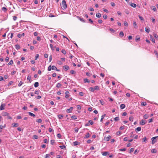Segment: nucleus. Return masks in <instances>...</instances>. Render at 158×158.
<instances>
[{"mask_svg": "<svg viewBox=\"0 0 158 158\" xmlns=\"http://www.w3.org/2000/svg\"><path fill=\"white\" fill-rule=\"evenodd\" d=\"M133 118L132 116H131L129 118V119L130 121H133Z\"/></svg>", "mask_w": 158, "mask_h": 158, "instance_id": "5fc2aeb1", "label": "nucleus"}, {"mask_svg": "<svg viewBox=\"0 0 158 158\" xmlns=\"http://www.w3.org/2000/svg\"><path fill=\"white\" fill-rule=\"evenodd\" d=\"M39 55L38 54H37L36 55L35 57V60H37V58H38L39 57Z\"/></svg>", "mask_w": 158, "mask_h": 158, "instance_id": "69168bd1", "label": "nucleus"}, {"mask_svg": "<svg viewBox=\"0 0 158 158\" xmlns=\"http://www.w3.org/2000/svg\"><path fill=\"white\" fill-rule=\"evenodd\" d=\"M57 63L59 65L61 64H62L60 60L58 61H57Z\"/></svg>", "mask_w": 158, "mask_h": 158, "instance_id": "774afa93", "label": "nucleus"}, {"mask_svg": "<svg viewBox=\"0 0 158 158\" xmlns=\"http://www.w3.org/2000/svg\"><path fill=\"white\" fill-rule=\"evenodd\" d=\"M52 69V66L51 65H49L48 67V71H50Z\"/></svg>", "mask_w": 158, "mask_h": 158, "instance_id": "37998d69", "label": "nucleus"}, {"mask_svg": "<svg viewBox=\"0 0 158 158\" xmlns=\"http://www.w3.org/2000/svg\"><path fill=\"white\" fill-rule=\"evenodd\" d=\"M31 77L30 76H28L27 77V79L29 81V82L31 83Z\"/></svg>", "mask_w": 158, "mask_h": 158, "instance_id": "a211bd4d", "label": "nucleus"}, {"mask_svg": "<svg viewBox=\"0 0 158 158\" xmlns=\"http://www.w3.org/2000/svg\"><path fill=\"white\" fill-rule=\"evenodd\" d=\"M40 92V91L39 90H36L35 92V94H39V93Z\"/></svg>", "mask_w": 158, "mask_h": 158, "instance_id": "cd10ccee", "label": "nucleus"}, {"mask_svg": "<svg viewBox=\"0 0 158 158\" xmlns=\"http://www.w3.org/2000/svg\"><path fill=\"white\" fill-rule=\"evenodd\" d=\"M88 123H89L91 125H92L94 123L93 121L92 120H89L88 121Z\"/></svg>", "mask_w": 158, "mask_h": 158, "instance_id": "a19ab883", "label": "nucleus"}, {"mask_svg": "<svg viewBox=\"0 0 158 158\" xmlns=\"http://www.w3.org/2000/svg\"><path fill=\"white\" fill-rule=\"evenodd\" d=\"M3 116H8L9 115V113L7 112H5L3 113Z\"/></svg>", "mask_w": 158, "mask_h": 158, "instance_id": "4c0bfd02", "label": "nucleus"}, {"mask_svg": "<svg viewBox=\"0 0 158 158\" xmlns=\"http://www.w3.org/2000/svg\"><path fill=\"white\" fill-rule=\"evenodd\" d=\"M62 85L60 83H58L56 85V87L59 88Z\"/></svg>", "mask_w": 158, "mask_h": 158, "instance_id": "2eb2a0df", "label": "nucleus"}, {"mask_svg": "<svg viewBox=\"0 0 158 158\" xmlns=\"http://www.w3.org/2000/svg\"><path fill=\"white\" fill-rule=\"evenodd\" d=\"M145 124L144 121L143 120H142L140 122V124L141 125H143Z\"/></svg>", "mask_w": 158, "mask_h": 158, "instance_id": "9b49d317", "label": "nucleus"}, {"mask_svg": "<svg viewBox=\"0 0 158 158\" xmlns=\"http://www.w3.org/2000/svg\"><path fill=\"white\" fill-rule=\"evenodd\" d=\"M39 85V83L38 82H36L34 84V86L35 87H38Z\"/></svg>", "mask_w": 158, "mask_h": 158, "instance_id": "b1692460", "label": "nucleus"}, {"mask_svg": "<svg viewBox=\"0 0 158 158\" xmlns=\"http://www.w3.org/2000/svg\"><path fill=\"white\" fill-rule=\"evenodd\" d=\"M109 30L110 31L113 33H114L115 32V31L111 28H110Z\"/></svg>", "mask_w": 158, "mask_h": 158, "instance_id": "8fccbe9b", "label": "nucleus"}, {"mask_svg": "<svg viewBox=\"0 0 158 158\" xmlns=\"http://www.w3.org/2000/svg\"><path fill=\"white\" fill-rule=\"evenodd\" d=\"M19 126V124L17 123H15L13 125V127H17Z\"/></svg>", "mask_w": 158, "mask_h": 158, "instance_id": "338daca9", "label": "nucleus"}, {"mask_svg": "<svg viewBox=\"0 0 158 158\" xmlns=\"http://www.w3.org/2000/svg\"><path fill=\"white\" fill-rule=\"evenodd\" d=\"M52 69L53 70H54L57 69V68L56 66L53 65L52 66Z\"/></svg>", "mask_w": 158, "mask_h": 158, "instance_id": "2f4dec72", "label": "nucleus"}, {"mask_svg": "<svg viewBox=\"0 0 158 158\" xmlns=\"http://www.w3.org/2000/svg\"><path fill=\"white\" fill-rule=\"evenodd\" d=\"M71 118H72V119H77V116H76L75 115H73L72 116H71Z\"/></svg>", "mask_w": 158, "mask_h": 158, "instance_id": "c9c22d12", "label": "nucleus"}, {"mask_svg": "<svg viewBox=\"0 0 158 158\" xmlns=\"http://www.w3.org/2000/svg\"><path fill=\"white\" fill-rule=\"evenodd\" d=\"M141 130V127H137V128L135 129V131H140Z\"/></svg>", "mask_w": 158, "mask_h": 158, "instance_id": "393cba45", "label": "nucleus"}, {"mask_svg": "<svg viewBox=\"0 0 158 158\" xmlns=\"http://www.w3.org/2000/svg\"><path fill=\"white\" fill-rule=\"evenodd\" d=\"M23 84V83L22 81H21L20 82L19 84L18 85L20 87V86H21Z\"/></svg>", "mask_w": 158, "mask_h": 158, "instance_id": "c03bdc74", "label": "nucleus"}, {"mask_svg": "<svg viewBox=\"0 0 158 158\" xmlns=\"http://www.w3.org/2000/svg\"><path fill=\"white\" fill-rule=\"evenodd\" d=\"M89 90L90 91L92 92H94L95 90V89L94 88H93V87H90L89 89Z\"/></svg>", "mask_w": 158, "mask_h": 158, "instance_id": "72a5a7b5", "label": "nucleus"}, {"mask_svg": "<svg viewBox=\"0 0 158 158\" xmlns=\"http://www.w3.org/2000/svg\"><path fill=\"white\" fill-rule=\"evenodd\" d=\"M15 48L17 50H18L20 48V46L18 44L16 45H15Z\"/></svg>", "mask_w": 158, "mask_h": 158, "instance_id": "5701e85b", "label": "nucleus"}, {"mask_svg": "<svg viewBox=\"0 0 158 158\" xmlns=\"http://www.w3.org/2000/svg\"><path fill=\"white\" fill-rule=\"evenodd\" d=\"M126 150V148H123L122 149H119L120 151H124Z\"/></svg>", "mask_w": 158, "mask_h": 158, "instance_id": "3c124183", "label": "nucleus"}, {"mask_svg": "<svg viewBox=\"0 0 158 158\" xmlns=\"http://www.w3.org/2000/svg\"><path fill=\"white\" fill-rule=\"evenodd\" d=\"M110 4L111 6H115V4L113 2H111Z\"/></svg>", "mask_w": 158, "mask_h": 158, "instance_id": "13d9d810", "label": "nucleus"}, {"mask_svg": "<svg viewBox=\"0 0 158 158\" xmlns=\"http://www.w3.org/2000/svg\"><path fill=\"white\" fill-rule=\"evenodd\" d=\"M77 109L78 110H81V107L80 105H77Z\"/></svg>", "mask_w": 158, "mask_h": 158, "instance_id": "603ef678", "label": "nucleus"}, {"mask_svg": "<svg viewBox=\"0 0 158 158\" xmlns=\"http://www.w3.org/2000/svg\"><path fill=\"white\" fill-rule=\"evenodd\" d=\"M50 46L52 50H54V48H53V46L52 44H50Z\"/></svg>", "mask_w": 158, "mask_h": 158, "instance_id": "680f3d73", "label": "nucleus"}, {"mask_svg": "<svg viewBox=\"0 0 158 158\" xmlns=\"http://www.w3.org/2000/svg\"><path fill=\"white\" fill-rule=\"evenodd\" d=\"M139 17L141 20H144L143 18L140 15H139Z\"/></svg>", "mask_w": 158, "mask_h": 158, "instance_id": "4d7b16f0", "label": "nucleus"}, {"mask_svg": "<svg viewBox=\"0 0 158 158\" xmlns=\"http://www.w3.org/2000/svg\"><path fill=\"white\" fill-rule=\"evenodd\" d=\"M36 121L38 123H41L42 122V120L41 119H38L36 120Z\"/></svg>", "mask_w": 158, "mask_h": 158, "instance_id": "7c9ffc66", "label": "nucleus"}, {"mask_svg": "<svg viewBox=\"0 0 158 158\" xmlns=\"http://www.w3.org/2000/svg\"><path fill=\"white\" fill-rule=\"evenodd\" d=\"M58 118L60 119H61L63 117V116L62 115L59 114L58 116Z\"/></svg>", "mask_w": 158, "mask_h": 158, "instance_id": "f704fd0d", "label": "nucleus"}, {"mask_svg": "<svg viewBox=\"0 0 158 158\" xmlns=\"http://www.w3.org/2000/svg\"><path fill=\"white\" fill-rule=\"evenodd\" d=\"M124 25L125 26H128V23L127 22L125 21L124 23Z\"/></svg>", "mask_w": 158, "mask_h": 158, "instance_id": "0e129e2a", "label": "nucleus"}, {"mask_svg": "<svg viewBox=\"0 0 158 158\" xmlns=\"http://www.w3.org/2000/svg\"><path fill=\"white\" fill-rule=\"evenodd\" d=\"M5 106V104H2L0 106V110H2L4 109V107Z\"/></svg>", "mask_w": 158, "mask_h": 158, "instance_id": "423d86ee", "label": "nucleus"}, {"mask_svg": "<svg viewBox=\"0 0 158 158\" xmlns=\"http://www.w3.org/2000/svg\"><path fill=\"white\" fill-rule=\"evenodd\" d=\"M151 152L153 153H155L157 152V150L155 149H153L151 150Z\"/></svg>", "mask_w": 158, "mask_h": 158, "instance_id": "9d476101", "label": "nucleus"}, {"mask_svg": "<svg viewBox=\"0 0 158 158\" xmlns=\"http://www.w3.org/2000/svg\"><path fill=\"white\" fill-rule=\"evenodd\" d=\"M143 142H146V141L147 140V138L146 137H144L142 139Z\"/></svg>", "mask_w": 158, "mask_h": 158, "instance_id": "4be33fe9", "label": "nucleus"}, {"mask_svg": "<svg viewBox=\"0 0 158 158\" xmlns=\"http://www.w3.org/2000/svg\"><path fill=\"white\" fill-rule=\"evenodd\" d=\"M102 155L104 156H106L109 155V153L107 152H103Z\"/></svg>", "mask_w": 158, "mask_h": 158, "instance_id": "4468645a", "label": "nucleus"}, {"mask_svg": "<svg viewBox=\"0 0 158 158\" xmlns=\"http://www.w3.org/2000/svg\"><path fill=\"white\" fill-rule=\"evenodd\" d=\"M125 107V106L124 104H122L120 106V107L122 109H123Z\"/></svg>", "mask_w": 158, "mask_h": 158, "instance_id": "f3484780", "label": "nucleus"}, {"mask_svg": "<svg viewBox=\"0 0 158 158\" xmlns=\"http://www.w3.org/2000/svg\"><path fill=\"white\" fill-rule=\"evenodd\" d=\"M151 9H152L154 11H156V9L155 6H152L151 7Z\"/></svg>", "mask_w": 158, "mask_h": 158, "instance_id": "0eeeda50", "label": "nucleus"}, {"mask_svg": "<svg viewBox=\"0 0 158 158\" xmlns=\"http://www.w3.org/2000/svg\"><path fill=\"white\" fill-rule=\"evenodd\" d=\"M44 143H47L48 142L47 139H44Z\"/></svg>", "mask_w": 158, "mask_h": 158, "instance_id": "e2e57ef3", "label": "nucleus"}, {"mask_svg": "<svg viewBox=\"0 0 158 158\" xmlns=\"http://www.w3.org/2000/svg\"><path fill=\"white\" fill-rule=\"evenodd\" d=\"M73 143L74 146H77L80 144V143L77 141L73 142Z\"/></svg>", "mask_w": 158, "mask_h": 158, "instance_id": "6e6552de", "label": "nucleus"}, {"mask_svg": "<svg viewBox=\"0 0 158 158\" xmlns=\"http://www.w3.org/2000/svg\"><path fill=\"white\" fill-rule=\"evenodd\" d=\"M94 89L95 90H98L99 89V87L98 86H95Z\"/></svg>", "mask_w": 158, "mask_h": 158, "instance_id": "6e6d98bb", "label": "nucleus"}, {"mask_svg": "<svg viewBox=\"0 0 158 158\" xmlns=\"http://www.w3.org/2000/svg\"><path fill=\"white\" fill-rule=\"evenodd\" d=\"M114 119V120L116 121H118L119 120V118L118 117H117L116 118H115Z\"/></svg>", "mask_w": 158, "mask_h": 158, "instance_id": "e433bc0d", "label": "nucleus"}, {"mask_svg": "<svg viewBox=\"0 0 158 158\" xmlns=\"http://www.w3.org/2000/svg\"><path fill=\"white\" fill-rule=\"evenodd\" d=\"M73 110V107H71L69 109H68L67 110L66 112L68 113H71Z\"/></svg>", "mask_w": 158, "mask_h": 158, "instance_id": "39448f33", "label": "nucleus"}, {"mask_svg": "<svg viewBox=\"0 0 158 158\" xmlns=\"http://www.w3.org/2000/svg\"><path fill=\"white\" fill-rule=\"evenodd\" d=\"M146 105V102H142L141 103V105L142 106H145Z\"/></svg>", "mask_w": 158, "mask_h": 158, "instance_id": "ea45409f", "label": "nucleus"}, {"mask_svg": "<svg viewBox=\"0 0 158 158\" xmlns=\"http://www.w3.org/2000/svg\"><path fill=\"white\" fill-rule=\"evenodd\" d=\"M2 10L4 12H6L7 11V9L5 7H3L2 8Z\"/></svg>", "mask_w": 158, "mask_h": 158, "instance_id": "aec40b11", "label": "nucleus"}, {"mask_svg": "<svg viewBox=\"0 0 158 158\" xmlns=\"http://www.w3.org/2000/svg\"><path fill=\"white\" fill-rule=\"evenodd\" d=\"M151 39V40L154 43L155 42V40L153 38V37L152 36V35H150Z\"/></svg>", "mask_w": 158, "mask_h": 158, "instance_id": "412c9836", "label": "nucleus"}, {"mask_svg": "<svg viewBox=\"0 0 158 158\" xmlns=\"http://www.w3.org/2000/svg\"><path fill=\"white\" fill-rule=\"evenodd\" d=\"M149 117L148 115L147 114H145L143 116V118L145 119H147Z\"/></svg>", "mask_w": 158, "mask_h": 158, "instance_id": "c85d7f7f", "label": "nucleus"}, {"mask_svg": "<svg viewBox=\"0 0 158 158\" xmlns=\"http://www.w3.org/2000/svg\"><path fill=\"white\" fill-rule=\"evenodd\" d=\"M61 52L64 54H66V52L64 49L62 50Z\"/></svg>", "mask_w": 158, "mask_h": 158, "instance_id": "49530a36", "label": "nucleus"}, {"mask_svg": "<svg viewBox=\"0 0 158 158\" xmlns=\"http://www.w3.org/2000/svg\"><path fill=\"white\" fill-rule=\"evenodd\" d=\"M60 6L62 9L63 10L66 9L67 7V5L66 1L64 0H63L62 3L60 4Z\"/></svg>", "mask_w": 158, "mask_h": 158, "instance_id": "f257e3e1", "label": "nucleus"}, {"mask_svg": "<svg viewBox=\"0 0 158 158\" xmlns=\"http://www.w3.org/2000/svg\"><path fill=\"white\" fill-rule=\"evenodd\" d=\"M134 148H131L130 149V150L129 152L130 153H131V152H133V151H134Z\"/></svg>", "mask_w": 158, "mask_h": 158, "instance_id": "09e8293b", "label": "nucleus"}, {"mask_svg": "<svg viewBox=\"0 0 158 158\" xmlns=\"http://www.w3.org/2000/svg\"><path fill=\"white\" fill-rule=\"evenodd\" d=\"M38 138V136L36 135H34L33 136V139H37Z\"/></svg>", "mask_w": 158, "mask_h": 158, "instance_id": "473e14b6", "label": "nucleus"}, {"mask_svg": "<svg viewBox=\"0 0 158 158\" xmlns=\"http://www.w3.org/2000/svg\"><path fill=\"white\" fill-rule=\"evenodd\" d=\"M119 35L121 37H123L124 36V33L122 31H121L119 33Z\"/></svg>", "mask_w": 158, "mask_h": 158, "instance_id": "c756f323", "label": "nucleus"}, {"mask_svg": "<svg viewBox=\"0 0 158 158\" xmlns=\"http://www.w3.org/2000/svg\"><path fill=\"white\" fill-rule=\"evenodd\" d=\"M51 144H54L55 143V140H51Z\"/></svg>", "mask_w": 158, "mask_h": 158, "instance_id": "864d4df0", "label": "nucleus"}, {"mask_svg": "<svg viewBox=\"0 0 158 158\" xmlns=\"http://www.w3.org/2000/svg\"><path fill=\"white\" fill-rule=\"evenodd\" d=\"M111 137L110 135H108L107 137H105L104 139L106 141H108L111 138Z\"/></svg>", "mask_w": 158, "mask_h": 158, "instance_id": "7ed1b4c3", "label": "nucleus"}, {"mask_svg": "<svg viewBox=\"0 0 158 158\" xmlns=\"http://www.w3.org/2000/svg\"><path fill=\"white\" fill-rule=\"evenodd\" d=\"M103 17L105 19H106L107 18V16L106 15H103Z\"/></svg>", "mask_w": 158, "mask_h": 158, "instance_id": "bf43d9fd", "label": "nucleus"}, {"mask_svg": "<svg viewBox=\"0 0 158 158\" xmlns=\"http://www.w3.org/2000/svg\"><path fill=\"white\" fill-rule=\"evenodd\" d=\"M29 114V115L31 116H32V117H35V114H34L31 113V112H29L28 113Z\"/></svg>", "mask_w": 158, "mask_h": 158, "instance_id": "dca6fc26", "label": "nucleus"}, {"mask_svg": "<svg viewBox=\"0 0 158 158\" xmlns=\"http://www.w3.org/2000/svg\"><path fill=\"white\" fill-rule=\"evenodd\" d=\"M84 82H89L90 81L87 78H85L84 79Z\"/></svg>", "mask_w": 158, "mask_h": 158, "instance_id": "a878e982", "label": "nucleus"}, {"mask_svg": "<svg viewBox=\"0 0 158 158\" xmlns=\"http://www.w3.org/2000/svg\"><path fill=\"white\" fill-rule=\"evenodd\" d=\"M13 63V60H11L8 63V64L9 65H11Z\"/></svg>", "mask_w": 158, "mask_h": 158, "instance_id": "a18cd8bd", "label": "nucleus"}, {"mask_svg": "<svg viewBox=\"0 0 158 158\" xmlns=\"http://www.w3.org/2000/svg\"><path fill=\"white\" fill-rule=\"evenodd\" d=\"M74 130H75V131L76 133H77V132H78V128L76 127V128H75Z\"/></svg>", "mask_w": 158, "mask_h": 158, "instance_id": "052dcab7", "label": "nucleus"}, {"mask_svg": "<svg viewBox=\"0 0 158 158\" xmlns=\"http://www.w3.org/2000/svg\"><path fill=\"white\" fill-rule=\"evenodd\" d=\"M157 137H158V136H156V137H152V144H154L156 142V141L155 140V139L156 138H157Z\"/></svg>", "mask_w": 158, "mask_h": 158, "instance_id": "f03ea898", "label": "nucleus"}, {"mask_svg": "<svg viewBox=\"0 0 158 158\" xmlns=\"http://www.w3.org/2000/svg\"><path fill=\"white\" fill-rule=\"evenodd\" d=\"M145 31H146L148 33H149V31H150V30H149V29H148V28H147V27H146L145 28Z\"/></svg>", "mask_w": 158, "mask_h": 158, "instance_id": "de8ad7c7", "label": "nucleus"}, {"mask_svg": "<svg viewBox=\"0 0 158 158\" xmlns=\"http://www.w3.org/2000/svg\"><path fill=\"white\" fill-rule=\"evenodd\" d=\"M50 156V154H47L45 155V158H49Z\"/></svg>", "mask_w": 158, "mask_h": 158, "instance_id": "79ce46f5", "label": "nucleus"}, {"mask_svg": "<svg viewBox=\"0 0 158 158\" xmlns=\"http://www.w3.org/2000/svg\"><path fill=\"white\" fill-rule=\"evenodd\" d=\"M64 67L65 70H69V67L68 65H65L64 66Z\"/></svg>", "mask_w": 158, "mask_h": 158, "instance_id": "1a4fd4ad", "label": "nucleus"}, {"mask_svg": "<svg viewBox=\"0 0 158 158\" xmlns=\"http://www.w3.org/2000/svg\"><path fill=\"white\" fill-rule=\"evenodd\" d=\"M89 133H87L86 135H85V137H84V139H87L88 138L89 136Z\"/></svg>", "mask_w": 158, "mask_h": 158, "instance_id": "f8f14e48", "label": "nucleus"}, {"mask_svg": "<svg viewBox=\"0 0 158 158\" xmlns=\"http://www.w3.org/2000/svg\"><path fill=\"white\" fill-rule=\"evenodd\" d=\"M96 16L98 18H100L101 17V14L100 13L96 14Z\"/></svg>", "mask_w": 158, "mask_h": 158, "instance_id": "bb28decb", "label": "nucleus"}, {"mask_svg": "<svg viewBox=\"0 0 158 158\" xmlns=\"http://www.w3.org/2000/svg\"><path fill=\"white\" fill-rule=\"evenodd\" d=\"M153 35H154V36L155 38L156 39H158V35L156 34L153 33Z\"/></svg>", "mask_w": 158, "mask_h": 158, "instance_id": "58836bf2", "label": "nucleus"}, {"mask_svg": "<svg viewBox=\"0 0 158 158\" xmlns=\"http://www.w3.org/2000/svg\"><path fill=\"white\" fill-rule=\"evenodd\" d=\"M65 98H68V97H69V92L67 90L66 91V92H65Z\"/></svg>", "mask_w": 158, "mask_h": 158, "instance_id": "20e7f679", "label": "nucleus"}, {"mask_svg": "<svg viewBox=\"0 0 158 158\" xmlns=\"http://www.w3.org/2000/svg\"><path fill=\"white\" fill-rule=\"evenodd\" d=\"M130 5L131 6L135 8L136 6V5L134 3H131L130 4Z\"/></svg>", "mask_w": 158, "mask_h": 158, "instance_id": "ddd939ff", "label": "nucleus"}, {"mask_svg": "<svg viewBox=\"0 0 158 158\" xmlns=\"http://www.w3.org/2000/svg\"><path fill=\"white\" fill-rule=\"evenodd\" d=\"M133 26L135 28H137V25L136 23L135 22H134L133 23Z\"/></svg>", "mask_w": 158, "mask_h": 158, "instance_id": "6ab92c4d", "label": "nucleus"}]
</instances>
